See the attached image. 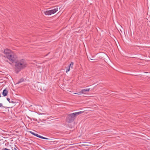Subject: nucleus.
<instances>
[{
  "label": "nucleus",
  "mask_w": 150,
  "mask_h": 150,
  "mask_svg": "<svg viewBox=\"0 0 150 150\" xmlns=\"http://www.w3.org/2000/svg\"><path fill=\"white\" fill-rule=\"evenodd\" d=\"M65 68L67 69L66 70V72L67 73L68 71H70V68H68V67H65Z\"/></svg>",
  "instance_id": "nucleus-11"
},
{
  "label": "nucleus",
  "mask_w": 150,
  "mask_h": 150,
  "mask_svg": "<svg viewBox=\"0 0 150 150\" xmlns=\"http://www.w3.org/2000/svg\"><path fill=\"white\" fill-rule=\"evenodd\" d=\"M90 89V88L83 89L81 91H80V92L82 94H85V92H89Z\"/></svg>",
  "instance_id": "nucleus-6"
},
{
  "label": "nucleus",
  "mask_w": 150,
  "mask_h": 150,
  "mask_svg": "<svg viewBox=\"0 0 150 150\" xmlns=\"http://www.w3.org/2000/svg\"><path fill=\"white\" fill-rule=\"evenodd\" d=\"M29 132H30V133L31 134H32L33 135H35V133L34 132H33L31 131H30Z\"/></svg>",
  "instance_id": "nucleus-13"
},
{
  "label": "nucleus",
  "mask_w": 150,
  "mask_h": 150,
  "mask_svg": "<svg viewBox=\"0 0 150 150\" xmlns=\"http://www.w3.org/2000/svg\"><path fill=\"white\" fill-rule=\"evenodd\" d=\"M73 64L74 63L72 62H71V63L69 65L68 67V68H72Z\"/></svg>",
  "instance_id": "nucleus-8"
},
{
  "label": "nucleus",
  "mask_w": 150,
  "mask_h": 150,
  "mask_svg": "<svg viewBox=\"0 0 150 150\" xmlns=\"http://www.w3.org/2000/svg\"><path fill=\"white\" fill-rule=\"evenodd\" d=\"M94 61H93V60H92V62H94Z\"/></svg>",
  "instance_id": "nucleus-19"
},
{
  "label": "nucleus",
  "mask_w": 150,
  "mask_h": 150,
  "mask_svg": "<svg viewBox=\"0 0 150 150\" xmlns=\"http://www.w3.org/2000/svg\"><path fill=\"white\" fill-rule=\"evenodd\" d=\"M91 59V60H94V59Z\"/></svg>",
  "instance_id": "nucleus-18"
},
{
  "label": "nucleus",
  "mask_w": 150,
  "mask_h": 150,
  "mask_svg": "<svg viewBox=\"0 0 150 150\" xmlns=\"http://www.w3.org/2000/svg\"><path fill=\"white\" fill-rule=\"evenodd\" d=\"M75 94H82L81 93L80 91L78 92V93H74Z\"/></svg>",
  "instance_id": "nucleus-16"
},
{
  "label": "nucleus",
  "mask_w": 150,
  "mask_h": 150,
  "mask_svg": "<svg viewBox=\"0 0 150 150\" xmlns=\"http://www.w3.org/2000/svg\"><path fill=\"white\" fill-rule=\"evenodd\" d=\"M94 61H93V60H92V62H94Z\"/></svg>",
  "instance_id": "nucleus-20"
},
{
  "label": "nucleus",
  "mask_w": 150,
  "mask_h": 150,
  "mask_svg": "<svg viewBox=\"0 0 150 150\" xmlns=\"http://www.w3.org/2000/svg\"><path fill=\"white\" fill-rule=\"evenodd\" d=\"M38 137L40 138H41V139H48L47 138H45V137H44L42 136H40L39 135V136H38Z\"/></svg>",
  "instance_id": "nucleus-10"
},
{
  "label": "nucleus",
  "mask_w": 150,
  "mask_h": 150,
  "mask_svg": "<svg viewBox=\"0 0 150 150\" xmlns=\"http://www.w3.org/2000/svg\"><path fill=\"white\" fill-rule=\"evenodd\" d=\"M15 147L14 148V149L15 150H17V149H18L17 147L16 146H15Z\"/></svg>",
  "instance_id": "nucleus-14"
},
{
  "label": "nucleus",
  "mask_w": 150,
  "mask_h": 150,
  "mask_svg": "<svg viewBox=\"0 0 150 150\" xmlns=\"http://www.w3.org/2000/svg\"><path fill=\"white\" fill-rule=\"evenodd\" d=\"M83 113L82 111L74 112L68 115L66 120L68 123L72 122L75 120L77 116Z\"/></svg>",
  "instance_id": "nucleus-3"
},
{
  "label": "nucleus",
  "mask_w": 150,
  "mask_h": 150,
  "mask_svg": "<svg viewBox=\"0 0 150 150\" xmlns=\"http://www.w3.org/2000/svg\"><path fill=\"white\" fill-rule=\"evenodd\" d=\"M7 100L9 102V103H15V102L12 100H10L9 98H7Z\"/></svg>",
  "instance_id": "nucleus-9"
},
{
  "label": "nucleus",
  "mask_w": 150,
  "mask_h": 150,
  "mask_svg": "<svg viewBox=\"0 0 150 150\" xmlns=\"http://www.w3.org/2000/svg\"><path fill=\"white\" fill-rule=\"evenodd\" d=\"M24 81V80L23 79H20L19 81H18V82L17 83H21L22 82H23Z\"/></svg>",
  "instance_id": "nucleus-12"
},
{
  "label": "nucleus",
  "mask_w": 150,
  "mask_h": 150,
  "mask_svg": "<svg viewBox=\"0 0 150 150\" xmlns=\"http://www.w3.org/2000/svg\"><path fill=\"white\" fill-rule=\"evenodd\" d=\"M1 97V95H0V97Z\"/></svg>",
  "instance_id": "nucleus-21"
},
{
  "label": "nucleus",
  "mask_w": 150,
  "mask_h": 150,
  "mask_svg": "<svg viewBox=\"0 0 150 150\" xmlns=\"http://www.w3.org/2000/svg\"><path fill=\"white\" fill-rule=\"evenodd\" d=\"M38 137V136H39L38 134L35 133V135H34Z\"/></svg>",
  "instance_id": "nucleus-15"
},
{
  "label": "nucleus",
  "mask_w": 150,
  "mask_h": 150,
  "mask_svg": "<svg viewBox=\"0 0 150 150\" xmlns=\"http://www.w3.org/2000/svg\"><path fill=\"white\" fill-rule=\"evenodd\" d=\"M3 106V105L2 103H0V107H2Z\"/></svg>",
  "instance_id": "nucleus-17"
},
{
  "label": "nucleus",
  "mask_w": 150,
  "mask_h": 150,
  "mask_svg": "<svg viewBox=\"0 0 150 150\" xmlns=\"http://www.w3.org/2000/svg\"><path fill=\"white\" fill-rule=\"evenodd\" d=\"M4 53L5 56L12 62H13L16 60V56L10 50L7 49L4 50Z\"/></svg>",
  "instance_id": "nucleus-2"
},
{
  "label": "nucleus",
  "mask_w": 150,
  "mask_h": 150,
  "mask_svg": "<svg viewBox=\"0 0 150 150\" xmlns=\"http://www.w3.org/2000/svg\"><path fill=\"white\" fill-rule=\"evenodd\" d=\"M27 66V63L24 59L17 61L15 62V69L17 73H18L21 70L25 68Z\"/></svg>",
  "instance_id": "nucleus-1"
},
{
  "label": "nucleus",
  "mask_w": 150,
  "mask_h": 150,
  "mask_svg": "<svg viewBox=\"0 0 150 150\" xmlns=\"http://www.w3.org/2000/svg\"><path fill=\"white\" fill-rule=\"evenodd\" d=\"M8 93V91L6 90V89H4L3 90V93H2L3 95L4 96H6L7 95Z\"/></svg>",
  "instance_id": "nucleus-7"
},
{
  "label": "nucleus",
  "mask_w": 150,
  "mask_h": 150,
  "mask_svg": "<svg viewBox=\"0 0 150 150\" xmlns=\"http://www.w3.org/2000/svg\"><path fill=\"white\" fill-rule=\"evenodd\" d=\"M58 10V8L57 7H55L53 9L46 11L44 12V13L47 15H50L56 12Z\"/></svg>",
  "instance_id": "nucleus-4"
},
{
  "label": "nucleus",
  "mask_w": 150,
  "mask_h": 150,
  "mask_svg": "<svg viewBox=\"0 0 150 150\" xmlns=\"http://www.w3.org/2000/svg\"><path fill=\"white\" fill-rule=\"evenodd\" d=\"M58 10V8L57 7H55L53 9L46 11L44 12V13L47 15H50L56 12Z\"/></svg>",
  "instance_id": "nucleus-5"
}]
</instances>
